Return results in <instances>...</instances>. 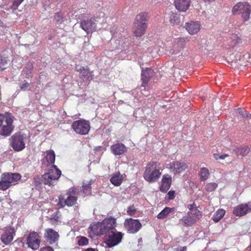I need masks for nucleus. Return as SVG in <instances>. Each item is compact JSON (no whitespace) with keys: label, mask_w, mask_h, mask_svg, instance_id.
Returning a JSON list of instances; mask_svg holds the SVG:
<instances>
[{"label":"nucleus","mask_w":251,"mask_h":251,"mask_svg":"<svg viewBox=\"0 0 251 251\" xmlns=\"http://www.w3.org/2000/svg\"><path fill=\"white\" fill-rule=\"evenodd\" d=\"M153 74V70L150 68H147L146 70L142 71L141 78L142 84L140 86V90L142 95L145 97H147L148 94L144 93L143 91H144L145 92H146V87L148 85L150 80V78L152 76ZM147 92L148 93L147 91Z\"/></svg>","instance_id":"nucleus-16"},{"label":"nucleus","mask_w":251,"mask_h":251,"mask_svg":"<svg viewBox=\"0 0 251 251\" xmlns=\"http://www.w3.org/2000/svg\"><path fill=\"white\" fill-rule=\"evenodd\" d=\"M44 237L46 241L50 245L57 244L60 235L52 228H46L45 230Z\"/></svg>","instance_id":"nucleus-18"},{"label":"nucleus","mask_w":251,"mask_h":251,"mask_svg":"<svg viewBox=\"0 0 251 251\" xmlns=\"http://www.w3.org/2000/svg\"><path fill=\"white\" fill-rule=\"evenodd\" d=\"M210 176V172L208 168L202 167L200 169L199 173L200 180L201 182L206 181Z\"/></svg>","instance_id":"nucleus-29"},{"label":"nucleus","mask_w":251,"mask_h":251,"mask_svg":"<svg viewBox=\"0 0 251 251\" xmlns=\"http://www.w3.org/2000/svg\"><path fill=\"white\" fill-rule=\"evenodd\" d=\"M46 155L43 159V163L46 166L54 164L55 160V154L53 150L47 151L46 152Z\"/></svg>","instance_id":"nucleus-25"},{"label":"nucleus","mask_w":251,"mask_h":251,"mask_svg":"<svg viewBox=\"0 0 251 251\" xmlns=\"http://www.w3.org/2000/svg\"><path fill=\"white\" fill-rule=\"evenodd\" d=\"M251 211V204L242 203L235 207L233 213L236 216L241 217L247 214Z\"/></svg>","instance_id":"nucleus-19"},{"label":"nucleus","mask_w":251,"mask_h":251,"mask_svg":"<svg viewBox=\"0 0 251 251\" xmlns=\"http://www.w3.org/2000/svg\"><path fill=\"white\" fill-rule=\"evenodd\" d=\"M77 199L75 192L69 189L65 194L59 195L57 205L59 208H64L65 206L71 207L77 203Z\"/></svg>","instance_id":"nucleus-3"},{"label":"nucleus","mask_w":251,"mask_h":251,"mask_svg":"<svg viewBox=\"0 0 251 251\" xmlns=\"http://www.w3.org/2000/svg\"><path fill=\"white\" fill-rule=\"evenodd\" d=\"M2 233L0 236L1 242L4 245H9L12 243L14 237L16 235L15 228L12 226H7L2 229Z\"/></svg>","instance_id":"nucleus-10"},{"label":"nucleus","mask_w":251,"mask_h":251,"mask_svg":"<svg viewBox=\"0 0 251 251\" xmlns=\"http://www.w3.org/2000/svg\"><path fill=\"white\" fill-rule=\"evenodd\" d=\"M112 152L115 155H120L126 151V147L121 143L114 144L111 147Z\"/></svg>","instance_id":"nucleus-27"},{"label":"nucleus","mask_w":251,"mask_h":251,"mask_svg":"<svg viewBox=\"0 0 251 251\" xmlns=\"http://www.w3.org/2000/svg\"><path fill=\"white\" fill-rule=\"evenodd\" d=\"M14 119L10 113L0 114V135L6 137L11 134L14 128L13 125Z\"/></svg>","instance_id":"nucleus-2"},{"label":"nucleus","mask_w":251,"mask_h":251,"mask_svg":"<svg viewBox=\"0 0 251 251\" xmlns=\"http://www.w3.org/2000/svg\"><path fill=\"white\" fill-rule=\"evenodd\" d=\"M105 16V13L103 11L102 8L100 9V11L99 12V14H97L96 16L95 17L96 20H97L98 18H104Z\"/></svg>","instance_id":"nucleus-49"},{"label":"nucleus","mask_w":251,"mask_h":251,"mask_svg":"<svg viewBox=\"0 0 251 251\" xmlns=\"http://www.w3.org/2000/svg\"><path fill=\"white\" fill-rule=\"evenodd\" d=\"M172 183V176L168 174L164 175L161 181L160 191L163 193H166L170 188Z\"/></svg>","instance_id":"nucleus-21"},{"label":"nucleus","mask_w":251,"mask_h":251,"mask_svg":"<svg viewBox=\"0 0 251 251\" xmlns=\"http://www.w3.org/2000/svg\"><path fill=\"white\" fill-rule=\"evenodd\" d=\"M188 214L190 215L196 221L199 220L202 217V213L198 208H196L191 212H188Z\"/></svg>","instance_id":"nucleus-35"},{"label":"nucleus","mask_w":251,"mask_h":251,"mask_svg":"<svg viewBox=\"0 0 251 251\" xmlns=\"http://www.w3.org/2000/svg\"><path fill=\"white\" fill-rule=\"evenodd\" d=\"M234 151L237 156L244 157L249 154L250 149L248 147H243L236 148Z\"/></svg>","instance_id":"nucleus-31"},{"label":"nucleus","mask_w":251,"mask_h":251,"mask_svg":"<svg viewBox=\"0 0 251 251\" xmlns=\"http://www.w3.org/2000/svg\"><path fill=\"white\" fill-rule=\"evenodd\" d=\"M95 18L91 17L90 19H83L80 21V26L87 34L96 31L97 24Z\"/></svg>","instance_id":"nucleus-14"},{"label":"nucleus","mask_w":251,"mask_h":251,"mask_svg":"<svg viewBox=\"0 0 251 251\" xmlns=\"http://www.w3.org/2000/svg\"><path fill=\"white\" fill-rule=\"evenodd\" d=\"M21 178L19 173H4L0 176V190L5 191L15 185Z\"/></svg>","instance_id":"nucleus-4"},{"label":"nucleus","mask_w":251,"mask_h":251,"mask_svg":"<svg viewBox=\"0 0 251 251\" xmlns=\"http://www.w3.org/2000/svg\"><path fill=\"white\" fill-rule=\"evenodd\" d=\"M89 230L91 232L97 236H100L106 233L101 222H97L91 225L89 227Z\"/></svg>","instance_id":"nucleus-24"},{"label":"nucleus","mask_w":251,"mask_h":251,"mask_svg":"<svg viewBox=\"0 0 251 251\" xmlns=\"http://www.w3.org/2000/svg\"><path fill=\"white\" fill-rule=\"evenodd\" d=\"M41 243L40 237L37 232H30L26 238V244L28 248L33 250H37Z\"/></svg>","instance_id":"nucleus-15"},{"label":"nucleus","mask_w":251,"mask_h":251,"mask_svg":"<svg viewBox=\"0 0 251 251\" xmlns=\"http://www.w3.org/2000/svg\"><path fill=\"white\" fill-rule=\"evenodd\" d=\"M186 45L185 39L183 38H178L175 40L173 44V53H177L182 50Z\"/></svg>","instance_id":"nucleus-26"},{"label":"nucleus","mask_w":251,"mask_h":251,"mask_svg":"<svg viewBox=\"0 0 251 251\" xmlns=\"http://www.w3.org/2000/svg\"><path fill=\"white\" fill-rule=\"evenodd\" d=\"M137 211V209L133 204L127 208V213L129 216H133Z\"/></svg>","instance_id":"nucleus-43"},{"label":"nucleus","mask_w":251,"mask_h":251,"mask_svg":"<svg viewBox=\"0 0 251 251\" xmlns=\"http://www.w3.org/2000/svg\"><path fill=\"white\" fill-rule=\"evenodd\" d=\"M77 245L79 246H86L89 243L88 239L84 236H77Z\"/></svg>","instance_id":"nucleus-38"},{"label":"nucleus","mask_w":251,"mask_h":251,"mask_svg":"<svg viewBox=\"0 0 251 251\" xmlns=\"http://www.w3.org/2000/svg\"><path fill=\"white\" fill-rule=\"evenodd\" d=\"M175 208H170L168 207H166L164 209H163L157 216V217L159 219H163L166 218L168 215L174 211Z\"/></svg>","instance_id":"nucleus-32"},{"label":"nucleus","mask_w":251,"mask_h":251,"mask_svg":"<svg viewBox=\"0 0 251 251\" xmlns=\"http://www.w3.org/2000/svg\"><path fill=\"white\" fill-rule=\"evenodd\" d=\"M124 226L128 233L135 234L142 228V224L138 219L130 218L125 220Z\"/></svg>","instance_id":"nucleus-11"},{"label":"nucleus","mask_w":251,"mask_h":251,"mask_svg":"<svg viewBox=\"0 0 251 251\" xmlns=\"http://www.w3.org/2000/svg\"><path fill=\"white\" fill-rule=\"evenodd\" d=\"M237 112L243 118H248L251 115L245 110L241 108L237 109Z\"/></svg>","instance_id":"nucleus-44"},{"label":"nucleus","mask_w":251,"mask_h":251,"mask_svg":"<svg viewBox=\"0 0 251 251\" xmlns=\"http://www.w3.org/2000/svg\"><path fill=\"white\" fill-rule=\"evenodd\" d=\"M124 40H125V42H127V41H128V39H127V38H124Z\"/></svg>","instance_id":"nucleus-55"},{"label":"nucleus","mask_w":251,"mask_h":251,"mask_svg":"<svg viewBox=\"0 0 251 251\" xmlns=\"http://www.w3.org/2000/svg\"><path fill=\"white\" fill-rule=\"evenodd\" d=\"M227 156H228V155L227 154H225L220 155L217 153L213 154V157L216 160L225 159Z\"/></svg>","instance_id":"nucleus-47"},{"label":"nucleus","mask_w":251,"mask_h":251,"mask_svg":"<svg viewBox=\"0 0 251 251\" xmlns=\"http://www.w3.org/2000/svg\"><path fill=\"white\" fill-rule=\"evenodd\" d=\"M28 67H26L25 69L26 70V77L27 78L32 77V72L33 69V65L32 63H28L27 64Z\"/></svg>","instance_id":"nucleus-40"},{"label":"nucleus","mask_w":251,"mask_h":251,"mask_svg":"<svg viewBox=\"0 0 251 251\" xmlns=\"http://www.w3.org/2000/svg\"><path fill=\"white\" fill-rule=\"evenodd\" d=\"M83 191L85 194H88L90 193L91 189V183L89 182V183H83Z\"/></svg>","instance_id":"nucleus-41"},{"label":"nucleus","mask_w":251,"mask_h":251,"mask_svg":"<svg viewBox=\"0 0 251 251\" xmlns=\"http://www.w3.org/2000/svg\"><path fill=\"white\" fill-rule=\"evenodd\" d=\"M191 0H174V5L176 9L180 12H185L189 8Z\"/></svg>","instance_id":"nucleus-22"},{"label":"nucleus","mask_w":251,"mask_h":251,"mask_svg":"<svg viewBox=\"0 0 251 251\" xmlns=\"http://www.w3.org/2000/svg\"><path fill=\"white\" fill-rule=\"evenodd\" d=\"M160 164L157 161L149 162L146 167L143 173L145 180L149 183L157 181L161 175V172L158 168Z\"/></svg>","instance_id":"nucleus-1"},{"label":"nucleus","mask_w":251,"mask_h":251,"mask_svg":"<svg viewBox=\"0 0 251 251\" xmlns=\"http://www.w3.org/2000/svg\"><path fill=\"white\" fill-rule=\"evenodd\" d=\"M226 211L223 209H218L213 215L212 220L216 223L219 222L224 217Z\"/></svg>","instance_id":"nucleus-34"},{"label":"nucleus","mask_w":251,"mask_h":251,"mask_svg":"<svg viewBox=\"0 0 251 251\" xmlns=\"http://www.w3.org/2000/svg\"><path fill=\"white\" fill-rule=\"evenodd\" d=\"M62 19V16L59 13H57L54 15V19L59 22Z\"/></svg>","instance_id":"nucleus-52"},{"label":"nucleus","mask_w":251,"mask_h":251,"mask_svg":"<svg viewBox=\"0 0 251 251\" xmlns=\"http://www.w3.org/2000/svg\"><path fill=\"white\" fill-rule=\"evenodd\" d=\"M187 168L188 165L186 163L179 161H173L167 166V168L174 176L178 175L184 172Z\"/></svg>","instance_id":"nucleus-12"},{"label":"nucleus","mask_w":251,"mask_h":251,"mask_svg":"<svg viewBox=\"0 0 251 251\" xmlns=\"http://www.w3.org/2000/svg\"><path fill=\"white\" fill-rule=\"evenodd\" d=\"M182 220L184 223L188 226H191L196 222V221L188 214L187 216L183 217Z\"/></svg>","instance_id":"nucleus-36"},{"label":"nucleus","mask_w":251,"mask_h":251,"mask_svg":"<svg viewBox=\"0 0 251 251\" xmlns=\"http://www.w3.org/2000/svg\"><path fill=\"white\" fill-rule=\"evenodd\" d=\"M51 220H53L55 222H58L59 220V217L57 216V212L55 214L52 215L50 218Z\"/></svg>","instance_id":"nucleus-53"},{"label":"nucleus","mask_w":251,"mask_h":251,"mask_svg":"<svg viewBox=\"0 0 251 251\" xmlns=\"http://www.w3.org/2000/svg\"><path fill=\"white\" fill-rule=\"evenodd\" d=\"M34 183L36 186H38L40 185L42 181H43V179L42 177H40L39 176H37L34 177Z\"/></svg>","instance_id":"nucleus-45"},{"label":"nucleus","mask_w":251,"mask_h":251,"mask_svg":"<svg viewBox=\"0 0 251 251\" xmlns=\"http://www.w3.org/2000/svg\"><path fill=\"white\" fill-rule=\"evenodd\" d=\"M110 182L114 186H120L123 181V176L121 175L120 173L114 174L110 178Z\"/></svg>","instance_id":"nucleus-30"},{"label":"nucleus","mask_w":251,"mask_h":251,"mask_svg":"<svg viewBox=\"0 0 251 251\" xmlns=\"http://www.w3.org/2000/svg\"><path fill=\"white\" fill-rule=\"evenodd\" d=\"M61 175V171L56 165H53L48 172L42 176L44 184L49 186L56 184Z\"/></svg>","instance_id":"nucleus-7"},{"label":"nucleus","mask_w":251,"mask_h":251,"mask_svg":"<svg viewBox=\"0 0 251 251\" xmlns=\"http://www.w3.org/2000/svg\"><path fill=\"white\" fill-rule=\"evenodd\" d=\"M185 27L190 35L197 34L201 28V25L199 22L191 21L186 23Z\"/></svg>","instance_id":"nucleus-23"},{"label":"nucleus","mask_w":251,"mask_h":251,"mask_svg":"<svg viewBox=\"0 0 251 251\" xmlns=\"http://www.w3.org/2000/svg\"><path fill=\"white\" fill-rule=\"evenodd\" d=\"M29 86V84L26 81H24L23 83L20 85V88L23 91L26 90Z\"/></svg>","instance_id":"nucleus-48"},{"label":"nucleus","mask_w":251,"mask_h":251,"mask_svg":"<svg viewBox=\"0 0 251 251\" xmlns=\"http://www.w3.org/2000/svg\"><path fill=\"white\" fill-rule=\"evenodd\" d=\"M23 1L24 0H14L11 6V9L13 11L16 10Z\"/></svg>","instance_id":"nucleus-42"},{"label":"nucleus","mask_w":251,"mask_h":251,"mask_svg":"<svg viewBox=\"0 0 251 251\" xmlns=\"http://www.w3.org/2000/svg\"><path fill=\"white\" fill-rule=\"evenodd\" d=\"M170 24L173 25H179L180 20L179 16L176 13L171 12L170 13Z\"/></svg>","instance_id":"nucleus-33"},{"label":"nucleus","mask_w":251,"mask_h":251,"mask_svg":"<svg viewBox=\"0 0 251 251\" xmlns=\"http://www.w3.org/2000/svg\"><path fill=\"white\" fill-rule=\"evenodd\" d=\"M71 127L76 133L80 135L87 134L90 129L89 121L84 119L74 121Z\"/></svg>","instance_id":"nucleus-9"},{"label":"nucleus","mask_w":251,"mask_h":251,"mask_svg":"<svg viewBox=\"0 0 251 251\" xmlns=\"http://www.w3.org/2000/svg\"><path fill=\"white\" fill-rule=\"evenodd\" d=\"M234 15H240L243 21L247 22L251 18V5L247 2H239L232 9Z\"/></svg>","instance_id":"nucleus-5"},{"label":"nucleus","mask_w":251,"mask_h":251,"mask_svg":"<svg viewBox=\"0 0 251 251\" xmlns=\"http://www.w3.org/2000/svg\"><path fill=\"white\" fill-rule=\"evenodd\" d=\"M187 208L189 210V212L192 211L193 210L197 208V206L195 202H193V204H188Z\"/></svg>","instance_id":"nucleus-50"},{"label":"nucleus","mask_w":251,"mask_h":251,"mask_svg":"<svg viewBox=\"0 0 251 251\" xmlns=\"http://www.w3.org/2000/svg\"><path fill=\"white\" fill-rule=\"evenodd\" d=\"M10 141V145L15 151H21L25 147L24 137L20 134H14L11 137Z\"/></svg>","instance_id":"nucleus-13"},{"label":"nucleus","mask_w":251,"mask_h":251,"mask_svg":"<svg viewBox=\"0 0 251 251\" xmlns=\"http://www.w3.org/2000/svg\"><path fill=\"white\" fill-rule=\"evenodd\" d=\"M101 222L106 234L110 231H113L117 226L116 219L111 216L105 218Z\"/></svg>","instance_id":"nucleus-20"},{"label":"nucleus","mask_w":251,"mask_h":251,"mask_svg":"<svg viewBox=\"0 0 251 251\" xmlns=\"http://www.w3.org/2000/svg\"><path fill=\"white\" fill-rule=\"evenodd\" d=\"M235 57H236L235 61H236V62H237L240 65H242V63H241L240 62V59H241V54L239 52L237 53L236 54Z\"/></svg>","instance_id":"nucleus-54"},{"label":"nucleus","mask_w":251,"mask_h":251,"mask_svg":"<svg viewBox=\"0 0 251 251\" xmlns=\"http://www.w3.org/2000/svg\"><path fill=\"white\" fill-rule=\"evenodd\" d=\"M7 58L0 55V72L6 69L5 66L7 64Z\"/></svg>","instance_id":"nucleus-39"},{"label":"nucleus","mask_w":251,"mask_h":251,"mask_svg":"<svg viewBox=\"0 0 251 251\" xmlns=\"http://www.w3.org/2000/svg\"><path fill=\"white\" fill-rule=\"evenodd\" d=\"M231 41L229 42V46L231 48H234L242 43V39L235 34H233L230 37Z\"/></svg>","instance_id":"nucleus-28"},{"label":"nucleus","mask_w":251,"mask_h":251,"mask_svg":"<svg viewBox=\"0 0 251 251\" xmlns=\"http://www.w3.org/2000/svg\"><path fill=\"white\" fill-rule=\"evenodd\" d=\"M176 196V192L174 190H171L167 193V200H171L175 199Z\"/></svg>","instance_id":"nucleus-46"},{"label":"nucleus","mask_w":251,"mask_h":251,"mask_svg":"<svg viewBox=\"0 0 251 251\" xmlns=\"http://www.w3.org/2000/svg\"><path fill=\"white\" fill-rule=\"evenodd\" d=\"M124 235L122 232L116 230L108 232L105 236L106 245L110 248L118 245L122 242Z\"/></svg>","instance_id":"nucleus-8"},{"label":"nucleus","mask_w":251,"mask_h":251,"mask_svg":"<svg viewBox=\"0 0 251 251\" xmlns=\"http://www.w3.org/2000/svg\"><path fill=\"white\" fill-rule=\"evenodd\" d=\"M75 71L79 73V78L83 81H90L93 79V72L91 71L88 66H76Z\"/></svg>","instance_id":"nucleus-17"},{"label":"nucleus","mask_w":251,"mask_h":251,"mask_svg":"<svg viewBox=\"0 0 251 251\" xmlns=\"http://www.w3.org/2000/svg\"><path fill=\"white\" fill-rule=\"evenodd\" d=\"M40 251H54L53 248L50 246H46L41 248Z\"/></svg>","instance_id":"nucleus-51"},{"label":"nucleus","mask_w":251,"mask_h":251,"mask_svg":"<svg viewBox=\"0 0 251 251\" xmlns=\"http://www.w3.org/2000/svg\"><path fill=\"white\" fill-rule=\"evenodd\" d=\"M148 20V14L146 12L137 15L134 22L135 29L134 33L136 37H141L145 33L147 27L146 22Z\"/></svg>","instance_id":"nucleus-6"},{"label":"nucleus","mask_w":251,"mask_h":251,"mask_svg":"<svg viewBox=\"0 0 251 251\" xmlns=\"http://www.w3.org/2000/svg\"><path fill=\"white\" fill-rule=\"evenodd\" d=\"M218 187V184L215 182H209L205 186V190L207 192L214 191Z\"/></svg>","instance_id":"nucleus-37"}]
</instances>
